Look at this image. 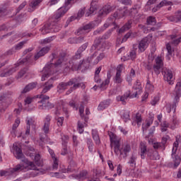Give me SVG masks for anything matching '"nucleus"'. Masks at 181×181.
Listing matches in <instances>:
<instances>
[{
	"label": "nucleus",
	"instance_id": "obj_1",
	"mask_svg": "<svg viewBox=\"0 0 181 181\" xmlns=\"http://www.w3.org/2000/svg\"><path fill=\"white\" fill-rule=\"evenodd\" d=\"M49 59L50 64H47L43 69L44 74L41 78L42 81H45L46 78H49V76L56 73V70L54 69L56 66H63V64H66V62H67V57L63 51L52 53V55L49 56Z\"/></svg>",
	"mask_w": 181,
	"mask_h": 181
},
{
	"label": "nucleus",
	"instance_id": "obj_2",
	"mask_svg": "<svg viewBox=\"0 0 181 181\" xmlns=\"http://www.w3.org/2000/svg\"><path fill=\"white\" fill-rule=\"evenodd\" d=\"M87 47H88V42H86L78 49L75 55L69 59V63L64 67V71H65V73H69L71 70H72V71L81 70L83 61L78 62V60L83 57V52H84Z\"/></svg>",
	"mask_w": 181,
	"mask_h": 181
},
{
	"label": "nucleus",
	"instance_id": "obj_3",
	"mask_svg": "<svg viewBox=\"0 0 181 181\" xmlns=\"http://www.w3.org/2000/svg\"><path fill=\"white\" fill-rule=\"evenodd\" d=\"M20 170H37V175H43L45 172V170L42 168H37L35 163L28 162L27 165L18 164L15 168H10L7 170H1L0 171V176H12L15 173L19 172Z\"/></svg>",
	"mask_w": 181,
	"mask_h": 181
},
{
	"label": "nucleus",
	"instance_id": "obj_4",
	"mask_svg": "<svg viewBox=\"0 0 181 181\" xmlns=\"http://www.w3.org/2000/svg\"><path fill=\"white\" fill-rule=\"evenodd\" d=\"M109 136L111 144H114V152L117 156L119 155L123 158H127L128 154L131 152V145L128 144H124L121 148V144L119 143V139L117 137V135L114 134L112 132L109 133Z\"/></svg>",
	"mask_w": 181,
	"mask_h": 181
},
{
	"label": "nucleus",
	"instance_id": "obj_5",
	"mask_svg": "<svg viewBox=\"0 0 181 181\" xmlns=\"http://www.w3.org/2000/svg\"><path fill=\"white\" fill-rule=\"evenodd\" d=\"M174 95L175 96L173 105H167L165 107L167 112H168V114L171 112V111H173V112H175L176 111V105H177V103H179V98H180L181 97V81L177 83L174 91Z\"/></svg>",
	"mask_w": 181,
	"mask_h": 181
},
{
	"label": "nucleus",
	"instance_id": "obj_6",
	"mask_svg": "<svg viewBox=\"0 0 181 181\" xmlns=\"http://www.w3.org/2000/svg\"><path fill=\"white\" fill-rule=\"evenodd\" d=\"M29 59H30V56H27L26 58L23 59L19 62L16 64V66L8 69L6 72H2L0 74V77H9V76H12L13 73L18 71V66H21V64H25V66H28L29 64Z\"/></svg>",
	"mask_w": 181,
	"mask_h": 181
},
{
	"label": "nucleus",
	"instance_id": "obj_7",
	"mask_svg": "<svg viewBox=\"0 0 181 181\" xmlns=\"http://www.w3.org/2000/svg\"><path fill=\"white\" fill-rule=\"evenodd\" d=\"M50 121H52V116L47 115L44 119V126L42 127V131L45 132L43 135H40V142L39 143L40 146H45V138L46 136V134H49V128L50 127Z\"/></svg>",
	"mask_w": 181,
	"mask_h": 181
},
{
	"label": "nucleus",
	"instance_id": "obj_8",
	"mask_svg": "<svg viewBox=\"0 0 181 181\" xmlns=\"http://www.w3.org/2000/svg\"><path fill=\"white\" fill-rule=\"evenodd\" d=\"M40 98L41 100L39 101V103H41L42 105L38 107L39 110H52V108L54 107V105L49 101L50 97L48 95L42 94L40 95Z\"/></svg>",
	"mask_w": 181,
	"mask_h": 181
},
{
	"label": "nucleus",
	"instance_id": "obj_9",
	"mask_svg": "<svg viewBox=\"0 0 181 181\" xmlns=\"http://www.w3.org/2000/svg\"><path fill=\"white\" fill-rule=\"evenodd\" d=\"M149 40L148 38H144L142 39L138 44L133 45V49L134 50H138L139 53H144L148 49V46H149V43L148 42Z\"/></svg>",
	"mask_w": 181,
	"mask_h": 181
},
{
	"label": "nucleus",
	"instance_id": "obj_10",
	"mask_svg": "<svg viewBox=\"0 0 181 181\" xmlns=\"http://www.w3.org/2000/svg\"><path fill=\"white\" fill-rule=\"evenodd\" d=\"M71 2H73V0H66L65 6L61 7L58 9L54 17L57 21H59L60 18L64 16V14L67 13V11H69V6L71 5Z\"/></svg>",
	"mask_w": 181,
	"mask_h": 181
},
{
	"label": "nucleus",
	"instance_id": "obj_11",
	"mask_svg": "<svg viewBox=\"0 0 181 181\" xmlns=\"http://www.w3.org/2000/svg\"><path fill=\"white\" fill-rule=\"evenodd\" d=\"M177 146H179V141H176L174 143V146L173 148V153H172V158L174 162V165H173L174 169H176V168H177V166L180 165V162H181L180 156L176 155V152L177 151Z\"/></svg>",
	"mask_w": 181,
	"mask_h": 181
},
{
	"label": "nucleus",
	"instance_id": "obj_12",
	"mask_svg": "<svg viewBox=\"0 0 181 181\" xmlns=\"http://www.w3.org/2000/svg\"><path fill=\"white\" fill-rule=\"evenodd\" d=\"M80 87H81V88H86V85L81 82V78L80 77H76L74 79L73 86L66 91V94H71L72 91L77 90V88H80Z\"/></svg>",
	"mask_w": 181,
	"mask_h": 181
},
{
	"label": "nucleus",
	"instance_id": "obj_13",
	"mask_svg": "<svg viewBox=\"0 0 181 181\" xmlns=\"http://www.w3.org/2000/svg\"><path fill=\"white\" fill-rule=\"evenodd\" d=\"M73 84H74V78H71L68 82H60L57 87V93L59 94L64 93L67 88L71 87Z\"/></svg>",
	"mask_w": 181,
	"mask_h": 181
},
{
	"label": "nucleus",
	"instance_id": "obj_14",
	"mask_svg": "<svg viewBox=\"0 0 181 181\" xmlns=\"http://www.w3.org/2000/svg\"><path fill=\"white\" fill-rule=\"evenodd\" d=\"M94 28H95V24L94 23H89L79 28L77 30V35H86V33L91 32V30L94 29Z\"/></svg>",
	"mask_w": 181,
	"mask_h": 181
},
{
	"label": "nucleus",
	"instance_id": "obj_15",
	"mask_svg": "<svg viewBox=\"0 0 181 181\" xmlns=\"http://www.w3.org/2000/svg\"><path fill=\"white\" fill-rule=\"evenodd\" d=\"M41 35H47V33H51L52 32H57L56 29V25L50 23H47L40 29Z\"/></svg>",
	"mask_w": 181,
	"mask_h": 181
},
{
	"label": "nucleus",
	"instance_id": "obj_16",
	"mask_svg": "<svg viewBox=\"0 0 181 181\" xmlns=\"http://www.w3.org/2000/svg\"><path fill=\"white\" fill-rule=\"evenodd\" d=\"M105 49V43L101 44V37H99L95 40L94 44L90 47V52L94 50H104Z\"/></svg>",
	"mask_w": 181,
	"mask_h": 181
},
{
	"label": "nucleus",
	"instance_id": "obj_17",
	"mask_svg": "<svg viewBox=\"0 0 181 181\" xmlns=\"http://www.w3.org/2000/svg\"><path fill=\"white\" fill-rule=\"evenodd\" d=\"M54 83V78H51L45 83L41 84V87H43L42 94H46L47 91H49L51 88H53V84Z\"/></svg>",
	"mask_w": 181,
	"mask_h": 181
},
{
	"label": "nucleus",
	"instance_id": "obj_18",
	"mask_svg": "<svg viewBox=\"0 0 181 181\" xmlns=\"http://www.w3.org/2000/svg\"><path fill=\"white\" fill-rule=\"evenodd\" d=\"M163 74H164L165 81H168V83L170 85L173 84V74L170 69H164L163 71Z\"/></svg>",
	"mask_w": 181,
	"mask_h": 181
},
{
	"label": "nucleus",
	"instance_id": "obj_19",
	"mask_svg": "<svg viewBox=\"0 0 181 181\" xmlns=\"http://www.w3.org/2000/svg\"><path fill=\"white\" fill-rule=\"evenodd\" d=\"M88 174V173L87 172V170H82L79 174L76 175V174H73L69 176V177L71 179H76V180H86V179H87V175Z\"/></svg>",
	"mask_w": 181,
	"mask_h": 181
},
{
	"label": "nucleus",
	"instance_id": "obj_20",
	"mask_svg": "<svg viewBox=\"0 0 181 181\" xmlns=\"http://www.w3.org/2000/svg\"><path fill=\"white\" fill-rule=\"evenodd\" d=\"M113 9V6L105 5L99 11L98 16H100V18L103 16H107V15H108V13H110V12H111Z\"/></svg>",
	"mask_w": 181,
	"mask_h": 181
},
{
	"label": "nucleus",
	"instance_id": "obj_21",
	"mask_svg": "<svg viewBox=\"0 0 181 181\" xmlns=\"http://www.w3.org/2000/svg\"><path fill=\"white\" fill-rule=\"evenodd\" d=\"M48 151L53 160L52 170H57V169L59 168V160L57 159V158H56V154H54V151H53V150L49 148Z\"/></svg>",
	"mask_w": 181,
	"mask_h": 181
},
{
	"label": "nucleus",
	"instance_id": "obj_22",
	"mask_svg": "<svg viewBox=\"0 0 181 181\" xmlns=\"http://www.w3.org/2000/svg\"><path fill=\"white\" fill-rule=\"evenodd\" d=\"M132 95H131V91L128 90L123 95H119L116 98L117 101H121L122 104H123V105H125V104H127V100H128V98H131V96Z\"/></svg>",
	"mask_w": 181,
	"mask_h": 181
},
{
	"label": "nucleus",
	"instance_id": "obj_23",
	"mask_svg": "<svg viewBox=\"0 0 181 181\" xmlns=\"http://www.w3.org/2000/svg\"><path fill=\"white\" fill-rule=\"evenodd\" d=\"M98 0H92L90 3V7L89 8V11L86 13V16H89L90 15H93L95 11L98 8V5L97 4Z\"/></svg>",
	"mask_w": 181,
	"mask_h": 181
},
{
	"label": "nucleus",
	"instance_id": "obj_24",
	"mask_svg": "<svg viewBox=\"0 0 181 181\" xmlns=\"http://www.w3.org/2000/svg\"><path fill=\"white\" fill-rule=\"evenodd\" d=\"M138 160V156L135 153H132L129 160L127 162L128 165L131 168H136V160Z\"/></svg>",
	"mask_w": 181,
	"mask_h": 181
},
{
	"label": "nucleus",
	"instance_id": "obj_25",
	"mask_svg": "<svg viewBox=\"0 0 181 181\" xmlns=\"http://www.w3.org/2000/svg\"><path fill=\"white\" fill-rule=\"evenodd\" d=\"M168 20L170 21V22H174L175 23H177V22L181 21V11H178L175 13V16H170L168 17Z\"/></svg>",
	"mask_w": 181,
	"mask_h": 181
},
{
	"label": "nucleus",
	"instance_id": "obj_26",
	"mask_svg": "<svg viewBox=\"0 0 181 181\" xmlns=\"http://www.w3.org/2000/svg\"><path fill=\"white\" fill-rule=\"evenodd\" d=\"M50 50V47H45L42 49H40L35 55V60H37L40 57L45 56L47 53H49Z\"/></svg>",
	"mask_w": 181,
	"mask_h": 181
},
{
	"label": "nucleus",
	"instance_id": "obj_27",
	"mask_svg": "<svg viewBox=\"0 0 181 181\" xmlns=\"http://www.w3.org/2000/svg\"><path fill=\"white\" fill-rule=\"evenodd\" d=\"M133 88L134 90H136V92H134V94H132L130 96V98H135L138 95V94H141L142 93V86H141L140 82H136V84L134 86Z\"/></svg>",
	"mask_w": 181,
	"mask_h": 181
},
{
	"label": "nucleus",
	"instance_id": "obj_28",
	"mask_svg": "<svg viewBox=\"0 0 181 181\" xmlns=\"http://www.w3.org/2000/svg\"><path fill=\"white\" fill-rule=\"evenodd\" d=\"M83 42H84V37H70L68 39V43L70 45H78L83 43Z\"/></svg>",
	"mask_w": 181,
	"mask_h": 181
},
{
	"label": "nucleus",
	"instance_id": "obj_29",
	"mask_svg": "<svg viewBox=\"0 0 181 181\" xmlns=\"http://www.w3.org/2000/svg\"><path fill=\"white\" fill-rule=\"evenodd\" d=\"M36 86H37V82H32L28 83L21 91L22 94H26V93H29L30 90H33V88H36Z\"/></svg>",
	"mask_w": 181,
	"mask_h": 181
},
{
	"label": "nucleus",
	"instance_id": "obj_30",
	"mask_svg": "<svg viewBox=\"0 0 181 181\" xmlns=\"http://www.w3.org/2000/svg\"><path fill=\"white\" fill-rule=\"evenodd\" d=\"M172 2L168 1V0H163L161 2H160L156 7H154L152 11L153 12H158V10L160 9V8L163 6H168V5H170Z\"/></svg>",
	"mask_w": 181,
	"mask_h": 181
},
{
	"label": "nucleus",
	"instance_id": "obj_31",
	"mask_svg": "<svg viewBox=\"0 0 181 181\" xmlns=\"http://www.w3.org/2000/svg\"><path fill=\"white\" fill-rule=\"evenodd\" d=\"M127 14V12L125 11V9H118L117 11L115 12L113 14V18H115V19H121V18H124L125 15Z\"/></svg>",
	"mask_w": 181,
	"mask_h": 181
},
{
	"label": "nucleus",
	"instance_id": "obj_32",
	"mask_svg": "<svg viewBox=\"0 0 181 181\" xmlns=\"http://www.w3.org/2000/svg\"><path fill=\"white\" fill-rule=\"evenodd\" d=\"M92 138L96 145H100V144H101L100 135L98 134V131L97 129H92Z\"/></svg>",
	"mask_w": 181,
	"mask_h": 181
},
{
	"label": "nucleus",
	"instance_id": "obj_33",
	"mask_svg": "<svg viewBox=\"0 0 181 181\" xmlns=\"http://www.w3.org/2000/svg\"><path fill=\"white\" fill-rule=\"evenodd\" d=\"M121 73H122V69L119 68L114 78V82L116 83V84H121L122 83V78H121Z\"/></svg>",
	"mask_w": 181,
	"mask_h": 181
},
{
	"label": "nucleus",
	"instance_id": "obj_34",
	"mask_svg": "<svg viewBox=\"0 0 181 181\" xmlns=\"http://www.w3.org/2000/svg\"><path fill=\"white\" fill-rule=\"evenodd\" d=\"M67 139H69V136H64V138H62V155H67Z\"/></svg>",
	"mask_w": 181,
	"mask_h": 181
},
{
	"label": "nucleus",
	"instance_id": "obj_35",
	"mask_svg": "<svg viewBox=\"0 0 181 181\" xmlns=\"http://www.w3.org/2000/svg\"><path fill=\"white\" fill-rule=\"evenodd\" d=\"M77 169V163H76V161L74 160H71L69 162V165H68L67 168V172L68 173H71L74 172Z\"/></svg>",
	"mask_w": 181,
	"mask_h": 181
},
{
	"label": "nucleus",
	"instance_id": "obj_36",
	"mask_svg": "<svg viewBox=\"0 0 181 181\" xmlns=\"http://www.w3.org/2000/svg\"><path fill=\"white\" fill-rule=\"evenodd\" d=\"M25 155H27V156H30V158H33V156H35V148L28 146L25 148Z\"/></svg>",
	"mask_w": 181,
	"mask_h": 181
},
{
	"label": "nucleus",
	"instance_id": "obj_37",
	"mask_svg": "<svg viewBox=\"0 0 181 181\" xmlns=\"http://www.w3.org/2000/svg\"><path fill=\"white\" fill-rule=\"evenodd\" d=\"M136 124H137L138 127H141L142 124V117L139 113L136 114L134 121L132 122V125H136Z\"/></svg>",
	"mask_w": 181,
	"mask_h": 181
},
{
	"label": "nucleus",
	"instance_id": "obj_38",
	"mask_svg": "<svg viewBox=\"0 0 181 181\" xmlns=\"http://www.w3.org/2000/svg\"><path fill=\"white\" fill-rule=\"evenodd\" d=\"M131 25H132V21H129L123 27L119 30V33H124L126 30H129L131 29Z\"/></svg>",
	"mask_w": 181,
	"mask_h": 181
},
{
	"label": "nucleus",
	"instance_id": "obj_39",
	"mask_svg": "<svg viewBox=\"0 0 181 181\" xmlns=\"http://www.w3.org/2000/svg\"><path fill=\"white\" fill-rule=\"evenodd\" d=\"M14 149L16 151V159H23V153H22V149H21L20 147L16 146L14 147Z\"/></svg>",
	"mask_w": 181,
	"mask_h": 181
},
{
	"label": "nucleus",
	"instance_id": "obj_40",
	"mask_svg": "<svg viewBox=\"0 0 181 181\" xmlns=\"http://www.w3.org/2000/svg\"><path fill=\"white\" fill-rule=\"evenodd\" d=\"M110 106V101L109 100H104L100 103L98 107V110L99 111H103V110H105V108Z\"/></svg>",
	"mask_w": 181,
	"mask_h": 181
},
{
	"label": "nucleus",
	"instance_id": "obj_41",
	"mask_svg": "<svg viewBox=\"0 0 181 181\" xmlns=\"http://www.w3.org/2000/svg\"><path fill=\"white\" fill-rule=\"evenodd\" d=\"M21 124V120L19 119H16L15 123L13 124L12 130L11 132V135L13 136H16V128L19 127V124Z\"/></svg>",
	"mask_w": 181,
	"mask_h": 181
},
{
	"label": "nucleus",
	"instance_id": "obj_42",
	"mask_svg": "<svg viewBox=\"0 0 181 181\" xmlns=\"http://www.w3.org/2000/svg\"><path fill=\"white\" fill-rule=\"evenodd\" d=\"M111 77H112L111 71H108L107 74V79L100 84V88H104V87L110 84V80Z\"/></svg>",
	"mask_w": 181,
	"mask_h": 181
},
{
	"label": "nucleus",
	"instance_id": "obj_43",
	"mask_svg": "<svg viewBox=\"0 0 181 181\" xmlns=\"http://www.w3.org/2000/svg\"><path fill=\"white\" fill-rule=\"evenodd\" d=\"M79 114L82 119H84L85 122H88V117L84 116V105H81L79 106Z\"/></svg>",
	"mask_w": 181,
	"mask_h": 181
},
{
	"label": "nucleus",
	"instance_id": "obj_44",
	"mask_svg": "<svg viewBox=\"0 0 181 181\" xmlns=\"http://www.w3.org/2000/svg\"><path fill=\"white\" fill-rule=\"evenodd\" d=\"M34 160L37 166H43V161L40 160V154H34Z\"/></svg>",
	"mask_w": 181,
	"mask_h": 181
},
{
	"label": "nucleus",
	"instance_id": "obj_45",
	"mask_svg": "<svg viewBox=\"0 0 181 181\" xmlns=\"http://www.w3.org/2000/svg\"><path fill=\"white\" fill-rule=\"evenodd\" d=\"M121 117L122 119H123L124 122H128V121H131V117L129 116V112L128 111L123 112Z\"/></svg>",
	"mask_w": 181,
	"mask_h": 181
},
{
	"label": "nucleus",
	"instance_id": "obj_46",
	"mask_svg": "<svg viewBox=\"0 0 181 181\" xmlns=\"http://www.w3.org/2000/svg\"><path fill=\"white\" fill-rule=\"evenodd\" d=\"M30 125H32V127H35V124H33V120L28 119L27 122V126H26L25 135H30Z\"/></svg>",
	"mask_w": 181,
	"mask_h": 181
},
{
	"label": "nucleus",
	"instance_id": "obj_47",
	"mask_svg": "<svg viewBox=\"0 0 181 181\" xmlns=\"http://www.w3.org/2000/svg\"><path fill=\"white\" fill-rule=\"evenodd\" d=\"M170 39H172V41H171L172 45H175V46L179 45V43H180L181 42V37L176 39V35H170Z\"/></svg>",
	"mask_w": 181,
	"mask_h": 181
},
{
	"label": "nucleus",
	"instance_id": "obj_48",
	"mask_svg": "<svg viewBox=\"0 0 181 181\" xmlns=\"http://www.w3.org/2000/svg\"><path fill=\"white\" fill-rule=\"evenodd\" d=\"M111 25H114L115 27L113 28V29H115V28H117V24L115 23V22H111V18H108L103 25V28H105L104 30L105 29H107L108 27L111 26Z\"/></svg>",
	"mask_w": 181,
	"mask_h": 181
},
{
	"label": "nucleus",
	"instance_id": "obj_49",
	"mask_svg": "<svg viewBox=\"0 0 181 181\" xmlns=\"http://www.w3.org/2000/svg\"><path fill=\"white\" fill-rule=\"evenodd\" d=\"M43 0H33V1L30 2V8H32L33 9H36V8H37L38 5H40V3Z\"/></svg>",
	"mask_w": 181,
	"mask_h": 181
},
{
	"label": "nucleus",
	"instance_id": "obj_50",
	"mask_svg": "<svg viewBox=\"0 0 181 181\" xmlns=\"http://www.w3.org/2000/svg\"><path fill=\"white\" fill-rule=\"evenodd\" d=\"M26 40L20 42L16 46L13 47V48H14V50H16V52H18V50H21V49H22V47H23V46L26 45Z\"/></svg>",
	"mask_w": 181,
	"mask_h": 181
},
{
	"label": "nucleus",
	"instance_id": "obj_51",
	"mask_svg": "<svg viewBox=\"0 0 181 181\" xmlns=\"http://www.w3.org/2000/svg\"><path fill=\"white\" fill-rule=\"evenodd\" d=\"M87 125L86 122L82 123L81 121L78 122V131L79 134H83L84 132V127Z\"/></svg>",
	"mask_w": 181,
	"mask_h": 181
},
{
	"label": "nucleus",
	"instance_id": "obj_52",
	"mask_svg": "<svg viewBox=\"0 0 181 181\" xmlns=\"http://www.w3.org/2000/svg\"><path fill=\"white\" fill-rule=\"evenodd\" d=\"M113 30H114V28H112V29L109 30L107 33H105V35H103L100 37L101 40H103V39H104L105 40H107V39H110Z\"/></svg>",
	"mask_w": 181,
	"mask_h": 181
},
{
	"label": "nucleus",
	"instance_id": "obj_53",
	"mask_svg": "<svg viewBox=\"0 0 181 181\" xmlns=\"http://www.w3.org/2000/svg\"><path fill=\"white\" fill-rule=\"evenodd\" d=\"M103 57H105V54L102 52L94 59L93 64H98V62H101Z\"/></svg>",
	"mask_w": 181,
	"mask_h": 181
},
{
	"label": "nucleus",
	"instance_id": "obj_54",
	"mask_svg": "<svg viewBox=\"0 0 181 181\" xmlns=\"http://www.w3.org/2000/svg\"><path fill=\"white\" fill-rule=\"evenodd\" d=\"M147 25L155 26L156 25V18L155 17L150 16L147 18Z\"/></svg>",
	"mask_w": 181,
	"mask_h": 181
},
{
	"label": "nucleus",
	"instance_id": "obj_55",
	"mask_svg": "<svg viewBox=\"0 0 181 181\" xmlns=\"http://www.w3.org/2000/svg\"><path fill=\"white\" fill-rule=\"evenodd\" d=\"M95 177H93L90 181H100V176H101V171L100 170H96L95 172Z\"/></svg>",
	"mask_w": 181,
	"mask_h": 181
},
{
	"label": "nucleus",
	"instance_id": "obj_56",
	"mask_svg": "<svg viewBox=\"0 0 181 181\" xmlns=\"http://www.w3.org/2000/svg\"><path fill=\"white\" fill-rule=\"evenodd\" d=\"M13 53H16V51L14 49L13 47L8 49L7 52H6L3 55H0V59L1 57H4V56H12Z\"/></svg>",
	"mask_w": 181,
	"mask_h": 181
},
{
	"label": "nucleus",
	"instance_id": "obj_57",
	"mask_svg": "<svg viewBox=\"0 0 181 181\" xmlns=\"http://www.w3.org/2000/svg\"><path fill=\"white\" fill-rule=\"evenodd\" d=\"M166 49L168 50V54H167V57L168 60H170V57H172V52L173 50H172V47H170V44H167L166 45Z\"/></svg>",
	"mask_w": 181,
	"mask_h": 181
},
{
	"label": "nucleus",
	"instance_id": "obj_58",
	"mask_svg": "<svg viewBox=\"0 0 181 181\" xmlns=\"http://www.w3.org/2000/svg\"><path fill=\"white\" fill-rule=\"evenodd\" d=\"M27 71H28V68H24L21 71H20L18 72V75L16 76L17 80H19V78H22V76H25V74H26Z\"/></svg>",
	"mask_w": 181,
	"mask_h": 181
},
{
	"label": "nucleus",
	"instance_id": "obj_59",
	"mask_svg": "<svg viewBox=\"0 0 181 181\" xmlns=\"http://www.w3.org/2000/svg\"><path fill=\"white\" fill-rule=\"evenodd\" d=\"M151 159L153 160H159V159H160V156H159V153L157 151H154L151 156Z\"/></svg>",
	"mask_w": 181,
	"mask_h": 181
},
{
	"label": "nucleus",
	"instance_id": "obj_60",
	"mask_svg": "<svg viewBox=\"0 0 181 181\" xmlns=\"http://www.w3.org/2000/svg\"><path fill=\"white\" fill-rule=\"evenodd\" d=\"M53 39H54V37H49L47 38H45L42 40H41V43L42 45H47V43H50V42H52L53 40Z\"/></svg>",
	"mask_w": 181,
	"mask_h": 181
},
{
	"label": "nucleus",
	"instance_id": "obj_61",
	"mask_svg": "<svg viewBox=\"0 0 181 181\" xmlns=\"http://www.w3.org/2000/svg\"><path fill=\"white\" fill-rule=\"evenodd\" d=\"M145 153H146V147L145 145L141 146V159H145Z\"/></svg>",
	"mask_w": 181,
	"mask_h": 181
},
{
	"label": "nucleus",
	"instance_id": "obj_62",
	"mask_svg": "<svg viewBox=\"0 0 181 181\" xmlns=\"http://www.w3.org/2000/svg\"><path fill=\"white\" fill-rule=\"evenodd\" d=\"M160 69H162V66L160 65H154L153 66V70L156 74H160Z\"/></svg>",
	"mask_w": 181,
	"mask_h": 181
},
{
	"label": "nucleus",
	"instance_id": "obj_63",
	"mask_svg": "<svg viewBox=\"0 0 181 181\" xmlns=\"http://www.w3.org/2000/svg\"><path fill=\"white\" fill-rule=\"evenodd\" d=\"M153 147L154 149H163V146L159 142H155L153 144Z\"/></svg>",
	"mask_w": 181,
	"mask_h": 181
},
{
	"label": "nucleus",
	"instance_id": "obj_64",
	"mask_svg": "<svg viewBox=\"0 0 181 181\" xmlns=\"http://www.w3.org/2000/svg\"><path fill=\"white\" fill-rule=\"evenodd\" d=\"M123 5H132V0H118Z\"/></svg>",
	"mask_w": 181,
	"mask_h": 181
}]
</instances>
